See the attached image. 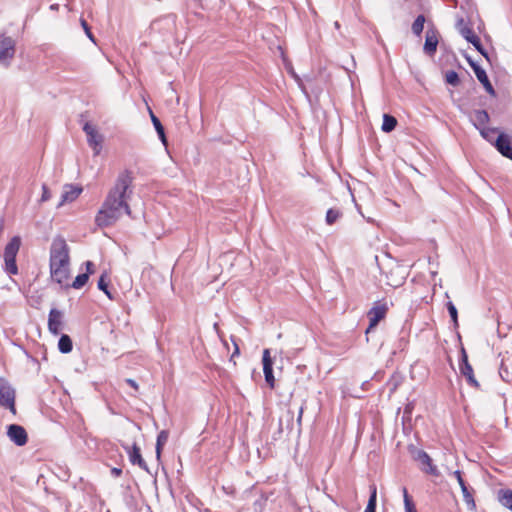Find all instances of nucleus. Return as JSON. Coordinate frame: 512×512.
<instances>
[{
	"instance_id": "nucleus-24",
	"label": "nucleus",
	"mask_w": 512,
	"mask_h": 512,
	"mask_svg": "<svg viewBox=\"0 0 512 512\" xmlns=\"http://www.w3.org/2000/svg\"><path fill=\"white\" fill-rule=\"evenodd\" d=\"M480 132V135L486 140L488 141L489 143H491L492 145H494L495 143V140L494 139V134L498 131L497 128H494V127H483L481 129L478 130Z\"/></svg>"
},
{
	"instance_id": "nucleus-9",
	"label": "nucleus",
	"mask_w": 512,
	"mask_h": 512,
	"mask_svg": "<svg viewBox=\"0 0 512 512\" xmlns=\"http://www.w3.org/2000/svg\"><path fill=\"white\" fill-rule=\"evenodd\" d=\"M7 436L17 446H24L28 441L26 430L18 424H10L7 427Z\"/></svg>"
},
{
	"instance_id": "nucleus-40",
	"label": "nucleus",
	"mask_w": 512,
	"mask_h": 512,
	"mask_svg": "<svg viewBox=\"0 0 512 512\" xmlns=\"http://www.w3.org/2000/svg\"><path fill=\"white\" fill-rule=\"evenodd\" d=\"M466 364H469L468 362V356H467V353L465 351L464 348L461 349V359H460V363H459V366L460 365H466Z\"/></svg>"
},
{
	"instance_id": "nucleus-19",
	"label": "nucleus",
	"mask_w": 512,
	"mask_h": 512,
	"mask_svg": "<svg viewBox=\"0 0 512 512\" xmlns=\"http://www.w3.org/2000/svg\"><path fill=\"white\" fill-rule=\"evenodd\" d=\"M497 499L502 506L512 511V490L501 489L498 491Z\"/></svg>"
},
{
	"instance_id": "nucleus-31",
	"label": "nucleus",
	"mask_w": 512,
	"mask_h": 512,
	"mask_svg": "<svg viewBox=\"0 0 512 512\" xmlns=\"http://www.w3.org/2000/svg\"><path fill=\"white\" fill-rule=\"evenodd\" d=\"M445 81L452 86H458L460 83L458 73L454 70L447 71L445 73Z\"/></svg>"
},
{
	"instance_id": "nucleus-45",
	"label": "nucleus",
	"mask_w": 512,
	"mask_h": 512,
	"mask_svg": "<svg viewBox=\"0 0 512 512\" xmlns=\"http://www.w3.org/2000/svg\"><path fill=\"white\" fill-rule=\"evenodd\" d=\"M234 345H235V349H234V352H233V354H232V356H231L230 361H232V360H233V358H234L236 355H239V352H240V351H239V347H238V345H237L236 343H234Z\"/></svg>"
},
{
	"instance_id": "nucleus-28",
	"label": "nucleus",
	"mask_w": 512,
	"mask_h": 512,
	"mask_svg": "<svg viewBox=\"0 0 512 512\" xmlns=\"http://www.w3.org/2000/svg\"><path fill=\"white\" fill-rule=\"evenodd\" d=\"M108 281H109L108 275L106 272H104L100 276L97 286H98V289L103 291L110 299H113L110 291L108 290Z\"/></svg>"
},
{
	"instance_id": "nucleus-32",
	"label": "nucleus",
	"mask_w": 512,
	"mask_h": 512,
	"mask_svg": "<svg viewBox=\"0 0 512 512\" xmlns=\"http://www.w3.org/2000/svg\"><path fill=\"white\" fill-rule=\"evenodd\" d=\"M446 307H447L448 313L451 317V320H452L454 326L457 327L458 326V311H457L456 306L453 304V302L448 301L446 303Z\"/></svg>"
},
{
	"instance_id": "nucleus-18",
	"label": "nucleus",
	"mask_w": 512,
	"mask_h": 512,
	"mask_svg": "<svg viewBox=\"0 0 512 512\" xmlns=\"http://www.w3.org/2000/svg\"><path fill=\"white\" fill-rule=\"evenodd\" d=\"M471 121H472L473 126L477 130H479V129L487 126V124L490 121V116L486 110H483V109L475 110Z\"/></svg>"
},
{
	"instance_id": "nucleus-2",
	"label": "nucleus",
	"mask_w": 512,
	"mask_h": 512,
	"mask_svg": "<svg viewBox=\"0 0 512 512\" xmlns=\"http://www.w3.org/2000/svg\"><path fill=\"white\" fill-rule=\"evenodd\" d=\"M69 246L62 236L53 239L50 247V274L58 284H63L69 277Z\"/></svg>"
},
{
	"instance_id": "nucleus-21",
	"label": "nucleus",
	"mask_w": 512,
	"mask_h": 512,
	"mask_svg": "<svg viewBox=\"0 0 512 512\" xmlns=\"http://www.w3.org/2000/svg\"><path fill=\"white\" fill-rule=\"evenodd\" d=\"M370 496L364 512H376L377 488L375 484L370 485Z\"/></svg>"
},
{
	"instance_id": "nucleus-17",
	"label": "nucleus",
	"mask_w": 512,
	"mask_h": 512,
	"mask_svg": "<svg viewBox=\"0 0 512 512\" xmlns=\"http://www.w3.org/2000/svg\"><path fill=\"white\" fill-rule=\"evenodd\" d=\"M81 192L82 188L80 187H75L72 185L66 186L61 195V201L59 202L58 207H61L67 202H72L76 200L81 194Z\"/></svg>"
},
{
	"instance_id": "nucleus-22",
	"label": "nucleus",
	"mask_w": 512,
	"mask_h": 512,
	"mask_svg": "<svg viewBox=\"0 0 512 512\" xmlns=\"http://www.w3.org/2000/svg\"><path fill=\"white\" fill-rule=\"evenodd\" d=\"M58 348L61 353L66 354V353L71 352L72 348H73L71 338L68 335L63 334L58 341Z\"/></svg>"
},
{
	"instance_id": "nucleus-41",
	"label": "nucleus",
	"mask_w": 512,
	"mask_h": 512,
	"mask_svg": "<svg viewBox=\"0 0 512 512\" xmlns=\"http://www.w3.org/2000/svg\"><path fill=\"white\" fill-rule=\"evenodd\" d=\"M85 266H86V273H88V276H89L90 274H93V273L95 272L93 262H91V261H86V262H85Z\"/></svg>"
},
{
	"instance_id": "nucleus-43",
	"label": "nucleus",
	"mask_w": 512,
	"mask_h": 512,
	"mask_svg": "<svg viewBox=\"0 0 512 512\" xmlns=\"http://www.w3.org/2000/svg\"><path fill=\"white\" fill-rule=\"evenodd\" d=\"M126 383L133 387L135 390H138V385L133 379H126Z\"/></svg>"
},
{
	"instance_id": "nucleus-39",
	"label": "nucleus",
	"mask_w": 512,
	"mask_h": 512,
	"mask_svg": "<svg viewBox=\"0 0 512 512\" xmlns=\"http://www.w3.org/2000/svg\"><path fill=\"white\" fill-rule=\"evenodd\" d=\"M499 374L501 376V378L505 381H510V375H509V372L508 370L504 367V364L502 363L501 364V367H500V370H499Z\"/></svg>"
},
{
	"instance_id": "nucleus-38",
	"label": "nucleus",
	"mask_w": 512,
	"mask_h": 512,
	"mask_svg": "<svg viewBox=\"0 0 512 512\" xmlns=\"http://www.w3.org/2000/svg\"><path fill=\"white\" fill-rule=\"evenodd\" d=\"M265 500L264 499H258L254 502L253 508L255 512H262L264 508Z\"/></svg>"
},
{
	"instance_id": "nucleus-3",
	"label": "nucleus",
	"mask_w": 512,
	"mask_h": 512,
	"mask_svg": "<svg viewBox=\"0 0 512 512\" xmlns=\"http://www.w3.org/2000/svg\"><path fill=\"white\" fill-rule=\"evenodd\" d=\"M21 245V239L19 236H14L5 247L4 261L5 271L8 274L16 275L18 273V267L16 264V256Z\"/></svg>"
},
{
	"instance_id": "nucleus-4",
	"label": "nucleus",
	"mask_w": 512,
	"mask_h": 512,
	"mask_svg": "<svg viewBox=\"0 0 512 512\" xmlns=\"http://www.w3.org/2000/svg\"><path fill=\"white\" fill-rule=\"evenodd\" d=\"M388 306L386 302L376 301L372 308L367 312V317L369 319V326L366 329L365 333H370L378 323L383 320L387 314Z\"/></svg>"
},
{
	"instance_id": "nucleus-16",
	"label": "nucleus",
	"mask_w": 512,
	"mask_h": 512,
	"mask_svg": "<svg viewBox=\"0 0 512 512\" xmlns=\"http://www.w3.org/2000/svg\"><path fill=\"white\" fill-rule=\"evenodd\" d=\"M125 449L129 454V460L132 464H137L140 468L147 470V464L142 458L140 448L136 443H134L131 448L127 446Z\"/></svg>"
},
{
	"instance_id": "nucleus-34",
	"label": "nucleus",
	"mask_w": 512,
	"mask_h": 512,
	"mask_svg": "<svg viewBox=\"0 0 512 512\" xmlns=\"http://www.w3.org/2000/svg\"><path fill=\"white\" fill-rule=\"evenodd\" d=\"M461 490H462L463 498H464V501L466 502V504L471 505L472 507H475V502H474L473 496L470 493V491L468 490V487L465 485V488H461Z\"/></svg>"
},
{
	"instance_id": "nucleus-12",
	"label": "nucleus",
	"mask_w": 512,
	"mask_h": 512,
	"mask_svg": "<svg viewBox=\"0 0 512 512\" xmlns=\"http://www.w3.org/2000/svg\"><path fill=\"white\" fill-rule=\"evenodd\" d=\"M262 362H263V372H264L265 381L269 385L270 388H274L275 378L273 375V368H272L273 361L270 356L269 349H265L263 351Z\"/></svg>"
},
{
	"instance_id": "nucleus-35",
	"label": "nucleus",
	"mask_w": 512,
	"mask_h": 512,
	"mask_svg": "<svg viewBox=\"0 0 512 512\" xmlns=\"http://www.w3.org/2000/svg\"><path fill=\"white\" fill-rule=\"evenodd\" d=\"M80 22H81V26H82L83 30L85 31V34L87 35V37H88V38H89L93 43H96L95 37H94V35L92 34L91 29H90V27H89L88 23L86 22V20L81 19V20H80Z\"/></svg>"
},
{
	"instance_id": "nucleus-47",
	"label": "nucleus",
	"mask_w": 512,
	"mask_h": 512,
	"mask_svg": "<svg viewBox=\"0 0 512 512\" xmlns=\"http://www.w3.org/2000/svg\"><path fill=\"white\" fill-rule=\"evenodd\" d=\"M287 416H288L289 420H292V418H293V414H292L290 411L288 412V415H287Z\"/></svg>"
},
{
	"instance_id": "nucleus-30",
	"label": "nucleus",
	"mask_w": 512,
	"mask_h": 512,
	"mask_svg": "<svg viewBox=\"0 0 512 512\" xmlns=\"http://www.w3.org/2000/svg\"><path fill=\"white\" fill-rule=\"evenodd\" d=\"M425 17L424 15H418L412 24V31L415 35L419 36L424 28Z\"/></svg>"
},
{
	"instance_id": "nucleus-8",
	"label": "nucleus",
	"mask_w": 512,
	"mask_h": 512,
	"mask_svg": "<svg viewBox=\"0 0 512 512\" xmlns=\"http://www.w3.org/2000/svg\"><path fill=\"white\" fill-rule=\"evenodd\" d=\"M467 61L469 62L471 68L473 69L478 81L485 88L486 92L491 96H495L496 95L495 89L492 86V84L486 74V71L482 67H480L477 63L472 61L471 58L467 57Z\"/></svg>"
},
{
	"instance_id": "nucleus-29",
	"label": "nucleus",
	"mask_w": 512,
	"mask_h": 512,
	"mask_svg": "<svg viewBox=\"0 0 512 512\" xmlns=\"http://www.w3.org/2000/svg\"><path fill=\"white\" fill-rule=\"evenodd\" d=\"M341 216L340 210L330 208L326 213L325 221L328 225H333Z\"/></svg>"
},
{
	"instance_id": "nucleus-14",
	"label": "nucleus",
	"mask_w": 512,
	"mask_h": 512,
	"mask_svg": "<svg viewBox=\"0 0 512 512\" xmlns=\"http://www.w3.org/2000/svg\"><path fill=\"white\" fill-rule=\"evenodd\" d=\"M415 459L423 466V470L433 476H438V470L436 466L432 464L431 457L423 450H418Z\"/></svg>"
},
{
	"instance_id": "nucleus-1",
	"label": "nucleus",
	"mask_w": 512,
	"mask_h": 512,
	"mask_svg": "<svg viewBox=\"0 0 512 512\" xmlns=\"http://www.w3.org/2000/svg\"><path fill=\"white\" fill-rule=\"evenodd\" d=\"M133 173L129 170L120 172L109 189L100 209L95 216L99 228L113 226L123 215L133 218L129 200L133 194Z\"/></svg>"
},
{
	"instance_id": "nucleus-15",
	"label": "nucleus",
	"mask_w": 512,
	"mask_h": 512,
	"mask_svg": "<svg viewBox=\"0 0 512 512\" xmlns=\"http://www.w3.org/2000/svg\"><path fill=\"white\" fill-rule=\"evenodd\" d=\"M437 45H438L437 31L433 28H430L426 31L424 52L430 56L433 55L436 52Z\"/></svg>"
},
{
	"instance_id": "nucleus-37",
	"label": "nucleus",
	"mask_w": 512,
	"mask_h": 512,
	"mask_svg": "<svg viewBox=\"0 0 512 512\" xmlns=\"http://www.w3.org/2000/svg\"><path fill=\"white\" fill-rule=\"evenodd\" d=\"M452 475L457 479V482H458L460 488H465L466 483H465L464 479L462 478L461 471L456 470L452 473Z\"/></svg>"
},
{
	"instance_id": "nucleus-23",
	"label": "nucleus",
	"mask_w": 512,
	"mask_h": 512,
	"mask_svg": "<svg viewBox=\"0 0 512 512\" xmlns=\"http://www.w3.org/2000/svg\"><path fill=\"white\" fill-rule=\"evenodd\" d=\"M397 125V120L394 116H391L389 114L383 115V123H382V130L384 132H391L395 129Z\"/></svg>"
},
{
	"instance_id": "nucleus-20",
	"label": "nucleus",
	"mask_w": 512,
	"mask_h": 512,
	"mask_svg": "<svg viewBox=\"0 0 512 512\" xmlns=\"http://www.w3.org/2000/svg\"><path fill=\"white\" fill-rule=\"evenodd\" d=\"M460 371L466 377L469 385L478 388L480 385L474 377L473 368L470 364L460 365Z\"/></svg>"
},
{
	"instance_id": "nucleus-33",
	"label": "nucleus",
	"mask_w": 512,
	"mask_h": 512,
	"mask_svg": "<svg viewBox=\"0 0 512 512\" xmlns=\"http://www.w3.org/2000/svg\"><path fill=\"white\" fill-rule=\"evenodd\" d=\"M88 279V273H81L76 276L75 280L72 283V287L75 289H80L87 283Z\"/></svg>"
},
{
	"instance_id": "nucleus-26",
	"label": "nucleus",
	"mask_w": 512,
	"mask_h": 512,
	"mask_svg": "<svg viewBox=\"0 0 512 512\" xmlns=\"http://www.w3.org/2000/svg\"><path fill=\"white\" fill-rule=\"evenodd\" d=\"M405 512H417L416 506L405 487L402 488Z\"/></svg>"
},
{
	"instance_id": "nucleus-46",
	"label": "nucleus",
	"mask_w": 512,
	"mask_h": 512,
	"mask_svg": "<svg viewBox=\"0 0 512 512\" xmlns=\"http://www.w3.org/2000/svg\"><path fill=\"white\" fill-rule=\"evenodd\" d=\"M411 406L410 405H407L406 408H405V411L404 413L407 414V413H410L411 412Z\"/></svg>"
},
{
	"instance_id": "nucleus-13",
	"label": "nucleus",
	"mask_w": 512,
	"mask_h": 512,
	"mask_svg": "<svg viewBox=\"0 0 512 512\" xmlns=\"http://www.w3.org/2000/svg\"><path fill=\"white\" fill-rule=\"evenodd\" d=\"M62 317V312L58 309L53 308L50 310L48 317V329L52 334H60L62 330Z\"/></svg>"
},
{
	"instance_id": "nucleus-44",
	"label": "nucleus",
	"mask_w": 512,
	"mask_h": 512,
	"mask_svg": "<svg viewBox=\"0 0 512 512\" xmlns=\"http://www.w3.org/2000/svg\"><path fill=\"white\" fill-rule=\"evenodd\" d=\"M111 473L112 475L119 477L122 474V469L114 467L112 468Z\"/></svg>"
},
{
	"instance_id": "nucleus-36",
	"label": "nucleus",
	"mask_w": 512,
	"mask_h": 512,
	"mask_svg": "<svg viewBox=\"0 0 512 512\" xmlns=\"http://www.w3.org/2000/svg\"><path fill=\"white\" fill-rule=\"evenodd\" d=\"M50 199H51V192L48 189V187L45 184H43L42 185V195H41L40 202H46V201H48Z\"/></svg>"
},
{
	"instance_id": "nucleus-5",
	"label": "nucleus",
	"mask_w": 512,
	"mask_h": 512,
	"mask_svg": "<svg viewBox=\"0 0 512 512\" xmlns=\"http://www.w3.org/2000/svg\"><path fill=\"white\" fill-rule=\"evenodd\" d=\"M457 28L462 35L469 43H471L475 49L480 52L483 56L487 58V52L483 48L480 38L474 33L472 28H470L463 19H460L457 22Z\"/></svg>"
},
{
	"instance_id": "nucleus-42",
	"label": "nucleus",
	"mask_w": 512,
	"mask_h": 512,
	"mask_svg": "<svg viewBox=\"0 0 512 512\" xmlns=\"http://www.w3.org/2000/svg\"><path fill=\"white\" fill-rule=\"evenodd\" d=\"M303 411H304V407H303V406H301V407L299 408V411H298V417H297V423H298L299 427L301 426V421H302Z\"/></svg>"
},
{
	"instance_id": "nucleus-25",
	"label": "nucleus",
	"mask_w": 512,
	"mask_h": 512,
	"mask_svg": "<svg viewBox=\"0 0 512 512\" xmlns=\"http://www.w3.org/2000/svg\"><path fill=\"white\" fill-rule=\"evenodd\" d=\"M151 120H152V123H153L156 131H157V134H158L160 140L162 141V143L164 145H166L167 140H166L163 125L161 124L160 120L153 113H151Z\"/></svg>"
},
{
	"instance_id": "nucleus-11",
	"label": "nucleus",
	"mask_w": 512,
	"mask_h": 512,
	"mask_svg": "<svg viewBox=\"0 0 512 512\" xmlns=\"http://www.w3.org/2000/svg\"><path fill=\"white\" fill-rule=\"evenodd\" d=\"M494 147L502 156L512 160V143L509 135L500 133L495 140Z\"/></svg>"
},
{
	"instance_id": "nucleus-7",
	"label": "nucleus",
	"mask_w": 512,
	"mask_h": 512,
	"mask_svg": "<svg viewBox=\"0 0 512 512\" xmlns=\"http://www.w3.org/2000/svg\"><path fill=\"white\" fill-rule=\"evenodd\" d=\"M83 130L87 135L88 144L93 149L94 155L100 154L103 136L99 134L96 128L88 122L84 124Z\"/></svg>"
},
{
	"instance_id": "nucleus-6",
	"label": "nucleus",
	"mask_w": 512,
	"mask_h": 512,
	"mask_svg": "<svg viewBox=\"0 0 512 512\" xmlns=\"http://www.w3.org/2000/svg\"><path fill=\"white\" fill-rule=\"evenodd\" d=\"M0 406L15 413V391L4 379H0Z\"/></svg>"
},
{
	"instance_id": "nucleus-27",
	"label": "nucleus",
	"mask_w": 512,
	"mask_h": 512,
	"mask_svg": "<svg viewBox=\"0 0 512 512\" xmlns=\"http://www.w3.org/2000/svg\"><path fill=\"white\" fill-rule=\"evenodd\" d=\"M169 437V433L166 430H162L157 436L156 442V455L159 458L161 454L162 447L166 444Z\"/></svg>"
},
{
	"instance_id": "nucleus-10",
	"label": "nucleus",
	"mask_w": 512,
	"mask_h": 512,
	"mask_svg": "<svg viewBox=\"0 0 512 512\" xmlns=\"http://www.w3.org/2000/svg\"><path fill=\"white\" fill-rule=\"evenodd\" d=\"M15 54V43L12 38L0 36V63H7Z\"/></svg>"
}]
</instances>
